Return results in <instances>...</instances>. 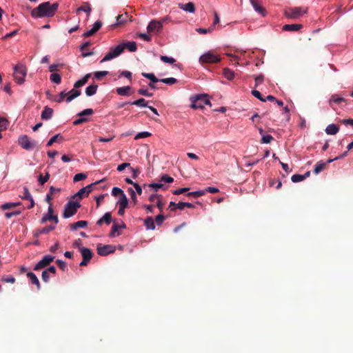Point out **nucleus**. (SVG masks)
Segmentation results:
<instances>
[{
    "mask_svg": "<svg viewBox=\"0 0 353 353\" xmlns=\"http://www.w3.org/2000/svg\"><path fill=\"white\" fill-rule=\"evenodd\" d=\"M59 8L58 3L51 4L49 1L43 2L31 11L33 18H43L53 17Z\"/></svg>",
    "mask_w": 353,
    "mask_h": 353,
    "instance_id": "1",
    "label": "nucleus"
},
{
    "mask_svg": "<svg viewBox=\"0 0 353 353\" xmlns=\"http://www.w3.org/2000/svg\"><path fill=\"white\" fill-rule=\"evenodd\" d=\"M191 108L193 109H203L205 105H212L208 95L205 94H196L190 97Z\"/></svg>",
    "mask_w": 353,
    "mask_h": 353,
    "instance_id": "2",
    "label": "nucleus"
},
{
    "mask_svg": "<svg viewBox=\"0 0 353 353\" xmlns=\"http://www.w3.org/2000/svg\"><path fill=\"white\" fill-rule=\"evenodd\" d=\"M307 11V8L303 7H291L285 10L284 15L287 18L297 19L301 17Z\"/></svg>",
    "mask_w": 353,
    "mask_h": 353,
    "instance_id": "3",
    "label": "nucleus"
},
{
    "mask_svg": "<svg viewBox=\"0 0 353 353\" xmlns=\"http://www.w3.org/2000/svg\"><path fill=\"white\" fill-rule=\"evenodd\" d=\"M27 74L26 67L21 63L17 64L14 68V78L17 83L21 84L25 81Z\"/></svg>",
    "mask_w": 353,
    "mask_h": 353,
    "instance_id": "4",
    "label": "nucleus"
},
{
    "mask_svg": "<svg viewBox=\"0 0 353 353\" xmlns=\"http://www.w3.org/2000/svg\"><path fill=\"white\" fill-rule=\"evenodd\" d=\"M80 207H81V205L78 202H75V201H68L64 207V210H63V218L68 219V218L72 216L73 215H74L77 213V210Z\"/></svg>",
    "mask_w": 353,
    "mask_h": 353,
    "instance_id": "5",
    "label": "nucleus"
},
{
    "mask_svg": "<svg viewBox=\"0 0 353 353\" xmlns=\"http://www.w3.org/2000/svg\"><path fill=\"white\" fill-rule=\"evenodd\" d=\"M19 145L26 150H31L37 146V141H31L30 139L26 134L21 135L18 139Z\"/></svg>",
    "mask_w": 353,
    "mask_h": 353,
    "instance_id": "6",
    "label": "nucleus"
},
{
    "mask_svg": "<svg viewBox=\"0 0 353 353\" xmlns=\"http://www.w3.org/2000/svg\"><path fill=\"white\" fill-rule=\"evenodd\" d=\"M123 52V46H121L119 44L116 47L111 48L110 50L102 59L101 62H105L107 61H110V60L119 56Z\"/></svg>",
    "mask_w": 353,
    "mask_h": 353,
    "instance_id": "7",
    "label": "nucleus"
},
{
    "mask_svg": "<svg viewBox=\"0 0 353 353\" xmlns=\"http://www.w3.org/2000/svg\"><path fill=\"white\" fill-rule=\"evenodd\" d=\"M220 57L212 52L203 54L199 59L200 62L202 63H214L220 61Z\"/></svg>",
    "mask_w": 353,
    "mask_h": 353,
    "instance_id": "8",
    "label": "nucleus"
},
{
    "mask_svg": "<svg viewBox=\"0 0 353 353\" xmlns=\"http://www.w3.org/2000/svg\"><path fill=\"white\" fill-rule=\"evenodd\" d=\"M54 259V256L52 255H46L40 260L34 267V270H39L42 268H46Z\"/></svg>",
    "mask_w": 353,
    "mask_h": 353,
    "instance_id": "9",
    "label": "nucleus"
},
{
    "mask_svg": "<svg viewBox=\"0 0 353 353\" xmlns=\"http://www.w3.org/2000/svg\"><path fill=\"white\" fill-rule=\"evenodd\" d=\"M103 181V179L100 180L99 181H97V182H95L94 183L90 184V185H87V186L80 189L77 192V193L75 194L74 196L78 197L79 199H83L84 196H88L89 195L90 192H91L92 190V186L96 185V184H97V183H101Z\"/></svg>",
    "mask_w": 353,
    "mask_h": 353,
    "instance_id": "10",
    "label": "nucleus"
},
{
    "mask_svg": "<svg viewBox=\"0 0 353 353\" xmlns=\"http://www.w3.org/2000/svg\"><path fill=\"white\" fill-rule=\"evenodd\" d=\"M163 25L161 21L152 20L147 27V30L148 32L158 33L161 31Z\"/></svg>",
    "mask_w": 353,
    "mask_h": 353,
    "instance_id": "11",
    "label": "nucleus"
},
{
    "mask_svg": "<svg viewBox=\"0 0 353 353\" xmlns=\"http://www.w3.org/2000/svg\"><path fill=\"white\" fill-rule=\"evenodd\" d=\"M53 208L52 205H50L48 210V214L43 216L41 220V223H44L47 221H54L55 223H58V216L57 215H53Z\"/></svg>",
    "mask_w": 353,
    "mask_h": 353,
    "instance_id": "12",
    "label": "nucleus"
},
{
    "mask_svg": "<svg viewBox=\"0 0 353 353\" xmlns=\"http://www.w3.org/2000/svg\"><path fill=\"white\" fill-rule=\"evenodd\" d=\"M115 251V248L111 245H105L103 246L99 245L97 247V253L101 256H106L109 254L113 253Z\"/></svg>",
    "mask_w": 353,
    "mask_h": 353,
    "instance_id": "13",
    "label": "nucleus"
},
{
    "mask_svg": "<svg viewBox=\"0 0 353 353\" xmlns=\"http://www.w3.org/2000/svg\"><path fill=\"white\" fill-rule=\"evenodd\" d=\"M61 189L60 188H56L54 186H50L49 189V192L47 194L46 196V201L49 203V205H52L51 201L53 199L54 195L57 193L60 192Z\"/></svg>",
    "mask_w": 353,
    "mask_h": 353,
    "instance_id": "14",
    "label": "nucleus"
},
{
    "mask_svg": "<svg viewBox=\"0 0 353 353\" xmlns=\"http://www.w3.org/2000/svg\"><path fill=\"white\" fill-rule=\"evenodd\" d=\"M55 227L53 225L46 226L42 228H38L34 231V236L38 237L41 234H48V232L54 230Z\"/></svg>",
    "mask_w": 353,
    "mask_h": 353,
    "instance_id": "15",
    "label": "nucleus"
},
{
    "mask_svg": "<svg viewBox=\"0 0 353 353\" xmlns=\"http://www.w3.org/2000/svg\"><path fill=\"white\" fill-rule=\"evenodd\" d=\"M54 110L52 108L45 106L43 110L41 112V117L43 120H49L53 115Z\"/></svg>",
    "mask_w": 353,
    "mask_h": 353,
    "instance_id": "16",
    "label": "nucleus"
},
{
    "mask_svg": "<svg viewBox=\"0 0 353 353\" xmlns=\"http://www.w3.org/2000/svg\"><path fill=\"white\" fill-rule=\"evenodd\" d=\"M81 93V90H78L77 88H74L70 91L67 92L68 97L66 98V102L69 103V102L72 101L73 99H74L75 98L80 96Z\"/></svg>",
    "mask_w": 353,
    "mask_h": 353,
    "instance_id": "17",
    "label": "nucleus"
},
{
    "mask_svg": "<svg viewBox=\"0 0 353 353\" xmlns=\"http://www.w3.org/2000/svg\"><path fill=\"white\" fill-rule=\"evenodd\" d=\"M345 98L340 97L339 94H333L331 96V97L329 100V104L332 108H334V107H333L334 103L340 105L341 103L345 102Z\"/></svg>",
    "mask_w": 353,
    "mask_h": 353,
    "instance_id": "18",
    "label": "nucleus"
},
{
    "mask_svg": "<svg viewBox=\"0 0 353 353\" xmlns=\"http://www.w3.org/2000/svg\"><path fill=\"white\" fill-rule=\"evenodd\" d=\"M303 28L301 24H285L283 26L282 30L284 31L297 32Z\"/></svg>",
    "mask_w": 353,
    "mask_h": 353,
    "instance_id": "19",
    "label": "nucleus"
},
{
    "mask_svg": "<svg viewBox=\"0 0 353 353\" xmlns=\"http://www.w3.org/2000/svg\"><path fill=\"white\" fill-rule=\"evenodd\" d=\"M79 250L82 255L83 259L90 261V260L92 258L93 253L90 249L83 247L81 248Z\"/></svg>",
    "mask_w": 353,
    "mask_h": 353,
    "instance_id": "20",
    "label": "nucleus"
},
{
    "mask_svg": "<svg viewBox=\"0 0 353 353\" xmlns=\"http://www.w3.org/2000/svg\"><path fill=\"white\" fill-rule=\"evenodd\" d=\"M111 222H112L111 212H106L103 216V217H101V219H99L97 221V224L98 225H101L103 223H105V224L109 225Z\"/></svg>",
    "mask_w": 353,
    "mask_h": 353,
    "instance_id": "21",
    "label": "nucleus"
},
{
    "mask_svg": "<svg viewBox=\"0 0 353 353\" xmlns=\"http://www.w3.org/2000/svg\"><path fill=\"white\" fill-rule=\"evenodd\" d=\"M179 8L190 13H193L195 11V6L192 2H189L188 3H179Z\"/></svg>",
    "mask_w": 353,
    "mask_h": 353,
    "instance_id": "22",
    "label": "nucleus"
},
{
    "mask_svg": "<svg viewBox=\"0 0 353 353\" xmlns=\"http://www.w3.org/2000/svg\"><path fill=\"white\" fill-rule=\"evenodd\" d=\"M119 45L123 46V50L127 48L130 52H136L137 50V46L135 41H127Z\"/></svg>",
    "mask_w": 353,
    "mask_h": 353,
    "instance_id": "23",
    "label": "nucleus"
},
{
    "mask_svg": "<svg viewBox=\"0 0 353 353\" xmlns=\"http://www.w3.org/2000/svg\"><path fill=\"white\" fill-rule=\"evenodd\" d=\"M27 276L30 279V283L37 286V290L41 289L40 282L37 276L35 275V274H34L33 272H28L27 274Z\"/></svg>",
    "mask_w": 353,
    "mask_h": 353,
    "instance_id": "24",
    "label": "nucleus"
},
{
    "mask_svg": "<svg viewBox=\"0 0 353 353\" xmlns=\"http://www.w3.org/2000/svg\"><path fill=\"white\" fill-rule=\"evenodd\" d=\"M250 3L257 12L260 13L263 16L265 15V9L259 5L257 0H250Z\"/></svg>",
    "mask_w": 353,
    "mask_h": 353,
    "instance_id": "25",
    "label": "nucleus"
},
{
    "mask_svg": "<svg viewBox=\"0 0 353 353\" xmlns=\"http://www.w3.org/2000/svg\"><path fill=\"white\" fill-rule=\"evenodd\" d=\"M90 77H91L90 74H85L81 79H79L75 82V83L74 85V88L78 89L79 88L82 87L88 82V79H90Z\"/></svg>",
    "mask_w": 353,
    "mask_h": 353,
    "instance_id": "26",
    "label": "nucleus"
},
{
    "mask_svg": "<svg viewBox=\"0 0 353 353\" xmlns=\"http://www.w3.org/2000/svg\"><path fill=\"white\" fill-rule=\"evenodd\" d=\"M339 130V128L335 124H330L327 126L325 132L327 134H336Z\"/></svg>",
    "mask_w": 353,
    "mask_h": 353,
    "instance_id": "27",
    "label": "nucleus"
},
{
    "mask_svg": "<svg viewBox=\"0 0 353 353\" xmlns=\"http://www.w3.org/2000/svg\"><path fill=\"white\" fill-rule=\"evenodd\" d=\"M131 90L130 86H124L117 88L116 92L119 95L121 96H128L130 95L129 91Z\"/></svg>",
    "mask_w": 353,
    "mask_h": 353,
    "instance_id": "28",
    "label": "nucleus"
},
{
    "mask_svg": "<svg viewBox=\"0 0 353 353\" xmlns=\"http://www.w3.org/2000/svg\"><path fill=\"white\" fill-rule=\"evenodd\" d=\"M88 225L86 221H79L76 223L70 224V227L71 230H76L79 228H85Z\"/></svg>",
    "mask_w": 353,
    "mask_h": 353,
    "instance_id": "29",
    "label": "nucleus"
},
{
    "mask_svg": "<svg viewBox=\"0 0 353 353\" xmlns=\"http://www.w3.org/2000/svg\"><path fill=\"white\" fill-rule=\"evenodd\" d=\"M144 225L148 230H154L155 224L154 219L151 216L147 217L144 221Z\"/></svg>",
    "mask_w": 353,
    "mask_h": 353,
    "instance_id": "30",
    "label": "nucleus"
},
{
    "mask_svg": "<svg viewBox=\"0 0 353 353\" xmlns=\"http://www.w3.org/2000/svg\"><path fill=\"white\" fill-rule=\"evenodd\" d=\"M91 10L92 8L90 4L88 2H85L83 6L77 8V12L78 13L79 11H83L86 12L88 15H90Z\"/></svg>",
    "mask_w": 353,
    "mask_h": 353,
    "instance_id": "31",
    "label": "nucleus"
},
{
    "mask_svg": "<svg viewBox=\"0 0 353 353\" xmlns=\"http://www.w3.org/2000/svg\"><path fill=\"white\" fill-rule=\"evenodd\" d=\"M97 85H90L85 89V94L88 97H91L96 94L97 91Z\"/></svg>",
    "mask_w": 353,
    "mask_h": 353,
    "instance_id": "32",
    "label": "nucleus"
},
{
    "mask_svg": "<svg viewBox=\"0 0 353 353\" xmlns=\"http://www.w3.org/2000/svg\"><path fill=\"white\" fill-rule=\"evenodd\" d=\"M326 166V163L323 161H318L314 167V172L316 174H319L323 171Z\"/></svg>",
    "mask_w": 353,
    "mask_h": 353,
    "instance_id": "33",
    "label": "nucleus"
},
{
    "mask_svg": "<svg viewBox=\"0 0 353 353\" xmlns=\"http://www.w3.org/2000/svg\"><path fill=\"white\" fill-rule=\"evenodd\" d=\"M169 208L171 211H175L176 209L183 210H184L183 202H179L178 203H175L174 202L171 201L169 204Z\"/></svg>",
    "mask_w": 353,
    "mask_h": 353,
    "instance_id": "34",
    "label": "nucleus"
},
{
    "mask_svg": "<svg viewBox=\"0 0 353 353\" xmlns=\"http://www.w3.org/2000/svg\"><path fill=\"white\" fill-rule=\"evenodd\" d=\"M90 43L87 41L81 46V50L83 52L81 56L83 57H89V56H91L92 54H93V53L92 52H85V50H87V48L88 46H90Z\"/></svg>",
    "mask_w": 353,
    "mask_h": 353,
    "instance_id": "35",
    "label": "nucleus"
},
{
    "mask_svg": "<svg viewBox=\"0 0 353 353\" xmlns=\"http://www.w3.org/2000/svg\"><path fill=\"white\" fill-rule=\"evenodd\" d=\"M119 225L114 222L112 226V229H111V231L110 232V237H114L116 236H119L120 234V232H119Z\"/></svg>",
    "mask_w": 353,
    "mask_h": 353,
    "instance_id": "36",
    "label": "nucleus"
},
{
    "mask_svg": "<svg viewBox=\"0 0 353 353\" xmlns=\"http://www.w3.org/2000/svg\"><path fill=\"white\" fill-rule=\"evenodd\" d=\"M141 74L145 78L150 79L151 81V82H152V83L160 82V79L157 78L156 76L153 73L142 72Z\"/></svg>",
    "mask_w": 353,
    "mask_h": 353,
    "instance_id": "37",
    "label": "nucleus"
},
{
    "mask_svg": "<svg viewBox=\"0 0 353 353\" xmlns=\"http://www.w3.org/2000/svg\"><path fill=\"white\" fill-rule=\"evenodd\" d=\"M131 105H134L139 107H148V102L143 98H141L130 103Z\"/></svg>",
    "mask_w": 353,
    "mask_h": 353,
    "instance_id": "38",
    "label": "nucleus"
},
{
    "mask_svg": "<svg viewBox=\"0 0 353 353\" xmlns=\"http://www.w3.org/2000/svg\"><path fill=\"white\" fill-rule=\"evenodd\" d=\"M118 204L119 206H122L123 208H127L128 205V200L125 194L121 195L118 201Z\"/></svg>",
    "mask_w": 353,
    "mask_h": 353,
    "instance_id": "39",
    "label": "nucleus"
},
{
    "mask_svg": "<svg viewBox=\"0 0 353 353\" xmlns=\"http://www.w3.org/2000/svg\"><path fill=\"white\" fill-rule=\"evenodd\" d=\"M50 79L57 84H59L61 82V77L57 73H52L50 77Z\"/></svg>",
    "mask_w": 353,
    "mask_h": 353,
    "instance_id": "40",
    "label": "nucleus"
},
{
    "mask_svg": "<svg viewBox=\"0 0 353 353\" xmlns=\"http://www.w3.org/2000/svg\"><path fill=\"white\" fill-rule=\"evenodd\" d=\"M19 205H20L19 202H18V203H6L3 204L1 208L3 210H10L11 208H14L18 206Z\"/></svg>",
    "mask_w": 353,
    "mask_h": 353,
    "instance_id": "41",
    "label": "nucleus"
},
{
    "mask_svg": "<svg viewBox=\"0 0 353 353\" xmlns=\"http://www.w3.org/2000/svg\"><path fill=\"white\" fill-rule=\"evenodd\" d=\"M223 75L225 78H227L228 80H232L234 77V73L233 71H232L229 68H225L223 70Z\"/></svg>",
    "mask_w": 353,
    "mask_h": 353,
    "instance_id": "42",
    "label": "nucleus"
},
{
    "mask_svg": "<svg viewBox=\"0 0 353 353\" xmlns=\"http://www.w3.org/2000/svg\"><path fill=\"white\" fill-rule=\"evenodd\" d=\"M204 194H205V190H199V191L188 192L187 194V196L197 198L201 196H203Z\"/></svg>",
    "mask_w": 353,
    "mask_h": 353,
    "instance_id": "43",
    "label": "nucleus"
},
{
    "mask_svg": "<svg viewBox=\"0 0 353 353\" xmlns=\"http://www.w3.org/2000/svg\"><path fill=\"white\" fill-rule=\"evenodd\" d=\"M21 199L28 200V201L31 200V199H33L27 187L23 188V195L21 196Z\"/></svg>",
    "mask_w": 353,
    "mask_h": 353,
    "instance_id": "44",
    "label": "nucleus"
},
{
    "mask_svg": "<svg viewBox=\"0 0 353 353\" xmlns=\"http://www.w3.org/2000/svg\"><path fill=\"white\" fill-rule=\"evenodd\" d=\"M160 59L163 62L166 63L174 64L176 62V60L174 58L169 57H167V56H165V55H161L160 57Z\"/></svg>",
    "mask_w": 353,
    "mask_h": 353,
    "instance_id": "45",
    "label": "nucleus"
},
{
    "mask_svg": "<svg viewBox=\"0 0 353 353\" xmlns=\"http://www.w3.org/2000/svg\"><path fill=\"white\" fill-rule=\"evenodd\" d=\"M160 82L164 83L168 85H172L177 82V79L173 77L161 79Z\"/></svg>",
    "mask_w": 353,
    "mask_h": 353,
    "instance_id": "46",
    "label": "nucleus"
},
{
    "mask_svg": "<svg viewBox=\"0 0 353 353\" xmlns=\"http://www.w3.org/2000/svg\"><path fill=\"white\" fill-rule=\"evenodd\" d=\"M50 174L49 172H46L45 176H43L42 174H40L39 176V182L41 185H43L46 182H47L48 181V179H50Z\"/></svg>",
    "mask_w": 353,
    "mask_h": 353,
    "instance_id": "47",
    "label": "nucleus"
},
{
    "mask_svg": "<svg viewBox=\"0 0 353 353\" xmlns=\"http://www.w3.org/2000/svg\"><path fill=\"white\" fill-rule=\"evenodd\" d=\"M58 139H63L62 136L60 134H58L54 137H52L47 143V146H51L54 142L57 141Z\"/></svg>",
    "mask_w": 353,
    "mask_h": 353,
    "instance_id": "48",
    "label": "nucleus"
},
{
    "mask_svg": "<svg viewBox=\"0 0 353 353\" xmlns=\"http://www.w3.org/2000/svg\"><path fill=\"white\" fill-rule=\"evenodd\" d=\"M94 113V111L92 108L85 109L81 112H79L77 115L79 117H84V116L92 115Z\"/></svg>",
    "mask_w": 353,
    "mask_h": 353,
    "instance_id": "49",
    "label": "nucleus"
},
{
    "mask_svg": "<svg viewBox=\"0 0 353 353\" xmlns=\"http://www.w3.org/2000/svg\"><path fill=\"white\" fill-rule=\"evenodd\" d=\"M112 194L114 196H121V195H123L125 194L123 191L119 188H117V187H114L112 188Z\"/></svg>",
    "mask_w": 353,
    "mask_h": 353,
    "instance_id": "50",
    "label": "nucleus"
},
{
    "mask_svg": "<svg viewBox=\"0 0 353 353\" xmlns=\"http://www.w3.org/2000/svg\"><path fill=\"white\" fill-rule=\"evenodd\" d=\"M87 177V175L84 173H79V174H77L74 175V178H73V181L74 182H78V181H80L81 180H84L85 179H86Z\"/></svg>",
    "mask_w": 353,
    "mask_h": 353,
    "instance_id": "51",
    "label": "nucleus"
},
{
    "mask_svg": "<svg viewBox=\"0 0 353 353\" xmlns=\"http://www.w3.org/2000/svg\"><path fill=\"white\" fill-rule=\"evenodd\" d=\"M108 74V71H98L94 72V77L96 79L100 80L102 77L106 76Z\"/></svg>",
    "mask_w": 353,
    "mask_h": 353,
    "instance_id": "52",
    "label": "nucleus"
},
{
    "mask_svg": "<svg viewBox=\"0 0 353 353\" xmlns=\"http://www.w3.org/2000/svg\"><path fill=\"white\" fill-rule=\"evenodd\" d=\"M291 180L294 183H298V182L303 181L304 176H303V174H296L292 176Z\"/></svg>",
    "mask_w": 353,
    "mask_h": 353,
    "instance_id": "53",
    "label": "nucleus"
},
{
    "mask_svg": "<svg viewBox=\"0 0 353 353\" xmlns=\"http://www.w3.org/2000/svg\"><path fill=\"white\" fill-rule=\"evenodd\" d=\"M151 136V134L148 132H139L138 133L136 136H135V139H143V138H147V137H149Z\"/></svg>",
    "mask_w": 353,
    "mask_h": 353,
    "instance_id": "54",
    "label": "nucleus"
},
{
    "mask_svg": "<svg viewBox=\"0 0 353 353\" xmlns=\"http://www.w3.org/2000/svg\"><path fill=\"white\" fill-rule=\"evenodd\" d=\"M274 139L272 135L268 134L262 137L261 143H270Z\"/></svg>",
    "mask_w": 353,
    "mask_h": 353,
    "instance_id": "55",
    "label": "nucleus"
},
{
    "mask_svg": "<svg viewBox=\"0 0 353 353\" xmlns=\"http://www.w3.org/2000/svg\"><path fill=\"white\" fill-rule=\"evenodd\" d=\"M8 121L6 119L0 117V130H5L7 128Z\"/></svg>",
    "mask_w": 353,
    "mask_h": 353,
    "instance_id": "56",
    "label": "nucleus"
},
{
    "mask_svg": "<svg viewBox=\"0 0 353 353\" xmlns=\"http://www.w3.org/2000/svg\"><path fill=\"white\" fill-rule=\"evenodd\" d=\"M1 281L5 283H14L15 282V278L13 276H2Z\"/></svg>",
    "mask_w": 353,
    "mask_h": 353,
    "instance_id": "57",
    "label": "nucleus"
},
{
    "mask_svg": "<svg viewBox=\"0 0 353 353\" xmlns=\"http://www.w3.org/2000/svg\"><path fill=\"white\" fill-rule=\"evenodd\" d=\"M161 181L170 183L174 181V179L167 174H164L161 177Z\"/></svg>",
    "mask_w": 353,
    "mask_h": 353,
    "instance_id": "58",
    "label": "nucleus"
},
{
    "mask_svg": "<svg viewBox=\"0 0 353 353\" xmlns=\"http://www.w3.org/2000/svg\"><path fill=\"white\" fill-rule=\"evenodd\" d=\"M56 263L57 264L59 268L63 271H65L67 269V264L63 261L57 259L56 261Z\"/></svg>",
    "mask_w": 353,
    "mask_h": 353,
    "instance_id": "59",
    "label": "nucleus"
},
{
    "mask_svg": "<svg viewBox=\"0 0 353 353\" xmlns=\"http://www.w3.org/2000/svg\"><path fill=\"white\" fill-rule=\"evenodd\" d=\"M138 93L145 97H152L153 94L150 92L148 89L141 88L138 90Z\"/></svg>",
    "mask_w": 353,
    "mask_h": 353,
    "instance_id": "60",
    "label": "nucleus"
},
{
    "mask_svg": "<svg viewBox=\"0 0 353 353\" xmlns=\"http://www.w3.org/2000/svg\"><path fill=\"white\" fill-rule=\"evenodd\" d=\"M128 192H129L132 201L134 202V204H136V203L137 202V199L135 192L134 191V190L132 188H129L128 189Z\"/></svg>",
    "mask_w": 353,
    "mask_h": 353,
    "instance_id": "61",
    "label": "nucleus"
},
{
    "mask_svg": "<svg viewBox=\"0 0 353 353\" xmlns=\"http://www.w3.org/2000/svg\"><path fill=\"white\" fill-rule=\"evenodd\" d=\"M252 94L253 96H254L255 97H256L257 99H259L261 101H266V99H264L262 97L261 92L259 91H258V90H252Z\"/></svg>",
    "mask_w": 353,
    "mask_h": 353,
    "instance_id": "62",
    "label": "nucleus"
},
{
    "mask_svg": "<svg viewBox=\"0 0 353 353\" xmlns=\"http://www.w3.org/2000/svg\"><path fill=\"white\" fill-rule=\"evenodd\" d=\"M68 97L67 92L64 90L60 92L59 94V98L58 99H56L55 101L58 103H61L65 99Z\"/></svg>",
    "mask_w": 353,
    "mask_h": 353,
    "instance_id": "63",
    "label": "nucleus"
},
{
    "mask_svg": "<svg viewBox=\"0 0 353 353\" xmlns=\"http://www.w3.org/2000/svg\"><path fill=\"white\" fill-rule=\"evenodd\" d=\"M41 278L44 282L48 283L50 279V273L46 270H45L42 272Z\"/></svg>",
    "mask_w": 353,
    "mask_h": 353,
    "instance_id": "64",
    "label": "nucleus"
}]
</instances>
